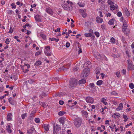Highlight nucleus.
I'll return each mask as SVG.
<instances>
[{
    "instance_id": "864d4df0",
    "label": "nucleus",
    "mask_w": 134,
    "mask_h": 134,
    "mask_svg": "<svg viewBox=\"0 0 134 134\" xmlns=\"http://www.w3.org/2000/svg\"><path fill=\"white\" fill-rule=\"evenodd\" d=\"M11 6H12V8H15L16 7V5H15L14 3H13L11 4Z\"/></svg>"
},
{
    "instance_id": "052dcab7",
    "label": "nucleus",
    "mask_w": 134,
    "mask_h": 134,
    "mask_svg": "<svg viewBox=\"0 0 134 134\" xmlns=\"http://www.w3.org/2000/svg\"><path fill=\"white\" fill-rule=\"evenodd\" d=\"M132 122H131L129 124H127L126 125V126H125V127L126 128H127L130 125H132Z\"/></svg>"
},
{
    "instance_id": "f8f14e48",
    "label": "nucleus",
    "mask_w": 134,
    "mask_h": 134,
    "mask_svg": "<svg viewBox=\"0 0 134 134\" xmlns=\"http://www.w3.org/2000/svg\"><path fill=\"white\" fill-rule=\"evenodd\" d=\"M65 118L61 117L59 119V121L60 122L62 123V125H64V124L65 121Z\"/></svg>"
},
{
    "instance_id": "2f4dec72",
    "label": "nucleus",
    "mask_w": 134,
    "mask_h": 134,
    "mask_svg": "<svg viewBox=\"0 0 134 134\" xmlns=\"http://www.w3.org/2000/svg\"><path fill=\"white\" fill-rule=\"evenodd\" d=\"M35 19L37 21H40V18L38 17V15H36L35 17Z\"/></svg>"
},
{
    "instance_id": "7c9ffc66",
    "label": "nucleus",
    "mask_w": 134,
    "mask_h": 134,
    "mask_svg": "<svg viewBox=\"0 0 134 134\" xmlns=\"http://www.w3.org/2000/svg\"><path fill=\"white\" fill-rule=\"evenodd\" d=\"M78 4L79 6L82 7H83L85 6L84 4L83 3H78Z\"/></svg>"
},
{
    "instance_id": "6e6552de",
    "label": "nucleus",
    "mask_w": 134,
    "mask_h": 134,
    "mask_svg": "<svg viewBox=\"0 0 134 134\" xmlns=\"http://www.w3.org/2000/svg\"><path fill=\"white\" fill-rule=\"evenodd\" d=\"M94 55L96 58L98 59H99L101 58V55L97 51L94 52L93 53Z\"/></svg>"
},
{
    "instance_id": "37998d69",
    "label": "nucleus",
    "mask_w": 134,
    "mask_h": 134,
    "mask_svg": "<svg viewBox=\"0 0 134 134\" xmlns=\"http://www.w3.org/2000/svg\"><path fill=\"white\" fill-rule=\"evenodd\" d=\"M36 111H33L31 112V113L30 114V116L31 117H32L33 116L34 114L35 113Z\"/></svg>"
},
{
    "instance_id": "e433bc0d",
    "label": "nucleus",
    "mask_w": 134,
    "mask_h": 134,
    "mask_svg": "<svg viewBox=\"0 0 134 134\" xmlns=\"http://www.w3.org/2000/svg\"><path fill=\"white\" fill-rule=\"evenodd\" d=\"M108 3L110 5H112L114 4V3L113 2H112L111 0H108Z\"/></svg>"
},
{
    "instance_id": "13d9d810",
    "label": "nucleus",
    "mask_w": 134,
    "mask_h": 134,
    "mask_svg": "<svg viewBox=\"0 0 134 134\" xmlns=\"http://www.w3.org/2000/svg\"><path fill=\"white\" fill-rule=\"evenodd\" d=\"M5 43L7 44H8L9 43V40L8 38H7L5 41Z\"/></svg>"
},
{
    "instance_id": "79ce46f5",
    "label": "nucleus",
    "mask_w": 134,
    "mask_h": 134,
    "mask_svg": "<svg viewBox=\"0 0 134 134\" xmlns=\"http://www.w3.org/2000/svg\"><path fill=\"white\" fill-rule=\"evenodd\" d=\"M129 86L131 89H133L134 87L133 84L132 83H131L129 84Z\"/></svg>"
},
{
    "instance_id": "c9c22d12",
    "label": "nucleus",
    "mask_w": 134,
    "mask_h": 134,
    "mask_svg": "<svg viewBox=\"0 0 134 134\" xmlns=\"http://www.w3.org/2000/svg\"><path fill=\"white\" fill-rule=\"evenodd\" d=\"M69 66L70 65L69 64H68L66 65H64L63 67L65 66V67L64 69H66L67 70V69L69 68Z\"/></svg>"
},
{
    "instance_id": "412c9836",
    "label": "nucleus",
    "mask_w": 134,
    "mask_h": 134,
    "mask_svg": "<svg viewBox=\"0 0 134 134\" xmlns=\"http://www.w3.org/2000/svg\"><path fill=\"white\" fill-rule=\"evenodd\" d=\"M86 82V80L84 79H82L80 80L79 81V84H83L85 83Z\"/></svg>"
},
{
    "instance_id": "4468645a",
    "label": "nucleus",
    "mask_w": 134,
    "mask_h": 134,
    "mask_svg": "<svg viewBox=\"0 0 134 134\" xmlns=\"http://www.w3.org/2000/svg\"><path fill=\"white\" fill-rule=\"evenodd\" d=\"M46 12L49 14H52L53 13L52 10L50 8H47L46 10Z\"/></svg>"
},
{
    "instance_id": "69168bd1",
    "label": "nucleus",
    "mask_w": 134,
    "mask_h": 134,
    "mask_svg": "<svg viewBox=\"0 0 134 134\" xmlns=\"http://www.w3.org/2000/svg\"><path fill=\"white\" fill-rule=\"evenodd\" d=\"M70 46V43L69 42H67L66 44V47H69Z\"/></svg>"
},
{
    "instance_id": "423d86ee",
    "label": "nucleus",
    "mask_w": 134,
    "mask_h": 134,
    "mask_svg": "<svg viewBox=\"0 0 134 134\" xmlns=\"http://www.w3.org/2000/svg\"><path fill=\"white\" fill-rule=\"evenodd\" d=\"M79 11L81 13L83 17L85 18L87 16L86 10L85 9H80Z\"/></svg>"
},
{
    "instance_id": "1a4fd4ad",
    "label": "nucleus",
    "mask_w": 134,
    "mask_h": 134,
    "mask_svg": "<svg viewBox=\"0 0 134 134\" xmlns=\"http://www.w3.org/2000/svg\"><path fill=\"white\" fill-rule=\"evenodd\" d=\"M35 130V129L33 127H31L30 129L27 130V134H32V133Z\"/></svg>"
},
{
    "instance_id": "a211bd4d",
    "label": "nucleus",
    "mask_w": 134,
    "mask_h": 134,
    "mask_svg": "<svg viewBox=\"0 0 134 134\" xmlns=\"http://www.w3.org/2000/svg\"><path fill=\"white\" fill-rule=\"evenodd\" d=\"M6 130L9 133H11L12 132V130L10 129V125H8L6 127Z\"/></svg>"
},
{
    "instance_id": "bb28decb",
    "label": "nucleus",
    "mask_w": 134,
    "mask_h": 134,
    "mask_svg": "<svg viewBox=\"0 0 134 134\" xmlns=\"http://www.w3.org/2000/svg\"><path fill=\"white\" fill-rule=\"evenodd\" d=\"M106 100V99L104 98H102L101 100V102L103 103L105 105H106L107 104V102L105 101V100Z\"/></svg>"
},
{
    "instance_id": "49530a36",
    "label": "nucleus",
    "mask_w": 134,
    "mask_h": 134,
    "mask_svg": "<svg viewBox=\"0 0 134 134\" xmlns=\"http://www.w3.org/2000/svg\"><path fill=\"white\" fill-rule=\"evenodd\" d=\"M122 13L120 12H119L117 13V15L119 17H121L122 16Z\"/></svg>"
},
{
    "instance_id": "774afa93",
    "label": "nucleus",
    "mask_w": 134,
    "mask_h": 134,
    "mask_svg": "<svg viewBox=\"0 0 134 134\" xmlns=\"http://www.w3.org/2000/svg\"><path fill=\"white\" fill-rule=\"evenodd\" d=\"M45 48L46 49V50L48 49L49 51H50V48L49 46H46Z\"/></svg>"
},
{
    "instance_id": "6ab92c4d",
    "label": "nucleus",
    "mask_w": 134,
    "mask_h": 134,
    "mask_svg": "<svg viewBox=\"0 0 134 134\" xmlns=\"http://www.w3.org/2000/svg\"><path fill=\"white\" fill-rule=\"evenodd\" d=\"M12 115V114L11 113H9L8 114L7 116V119L8 121H10L11 120L12 118L11 117Z\"/></svg>"
},
{
    "instance_id": "dca6fc26",
    "label": "nucleus",
    "mask_w": 134,
    "mask_h": 134,
    "mask_svg": "<svg viewBox=\"0 0 134 134\" xmlns=\"http://www.w3.org/2000/svg\"><path fill=\"white\" fill-rule=\"evenodd\" d=\"M65 67V66L64 67H61L60 68H58L57 70V72H59V71H61L62 70H65L66 71V69H64Z\"/></svg>"
},
{
    "instance_id": "f704fd0d",
    "label": "nucleus",
    "mask_w": 134,
    "mask_h": 134,
    "mask_svg": "<svg viewBox=\"0 0 134 134\" xmlns=\"http://www.w3.org/2000/svg\"><path fill=\"white\" fill-rule=\"evenodd\" d=\"M39 104L42 107H45L46 106V105L44 102H39Z\"/></svg>"
},
{
    "instance_id": "338daca9",
    "label": "nucleus",
    "mask_w": 134,
    "mask_h": 134,
    "mask_svg": "<svg viewBox=\"0 0 134 134\" xmlns=\"http://www.w3.org/2000/svg\"><path fill=\"white\" fill-rule=\"evenodd\" d=\"M126 53L128 57H130V55L129 53V52L128 51H126Z\"/></svg>"
},
{
    "instance_id": "4d7b16f0",
    "label": "nucleus",
    "mask_w": 134,
    "mask_h": 134,
    "mask_svg": "<svg viewBox=\"0 0 134 134\" xmlns=\"http://www.w3.org/2000/svg\"><path fill=\"white\" fill-rule=\"evenodd\" d=\"M115 115H116V118L117 117H120V114L118 113H115Z\"/></svg>"
},
{
    "instance_id": "4c0bfd02",
    "label": "nucleus",
    "mask_w": 134,
    "mask_h": 134,
    "mask_svg": "<svg viewBox=\"0 0 134 134\" xmlns=\"http://www.w3.org/2000/svg\"><path fill=\"white\" fill-rule=\"evenodd\" d=\"M127 24L125 20L124 21V22H123V25L122 27H127Z\"/></svg>"
},
{
    "instance_id": "c03bdc74",
    "label": "nucleus",
    "mask_w": 134,
    "mask_h": 134,
    "mask_svg": "<svg viewBox=\"0 0 134 134\" xmlns=\"http://www.w3.org/2000/svg\"><path fill=\"white\" fill-rule=\"evenodd\" d=\"M116 76L118 77H120L121 76L120 73V72H117L116 73Z\"/></svg>"
},
{
    "instance_id": "b1692460",
    "label": "nucleus",
    "mask_w": 134,
    "mask_h": 134,
    "mask_svg": "<svg viewBox=\"0 0 134 134\" xmlns=\"http://www.w3.org/2000/svg\"><path fill=\"white\" fill-rule=\"evenodd\" d=\"M114 19H111L108 22V24L110 25H112L114 24Z\"/></svg>"
},
{
    "instance_id": "2eb2a0df",
    "label": "nucleus",
    "mask_w": 134,
    "mask_h": 134,
    "mask_svg": "<svg viewBox=\"0 0 134 134\" xmlns=\"http://www.w3.org/2000/svg\"><path fill=\"white\" fill-rule=\"evenodd\" d=\"M123 108L122 104L121 103L119 104V105L116 108V109L117 110H120L122 109Z\"/></svg>"
},
{
    "instance_id": "0eeeda50",
    "label": "nucleus",
    "mask_w": 134,
    "mask_h": 134,
    "mask_svg": "<svg viewBox=\"0 0 134 134\" xmlns=\"http://www.w3.org/2000/svg\"><path fill=\"white\" fill-rule=\"evenodd\" d=\"M86 100L87 102L91 104L93 103L94 102L93 98L90 97H86Z\"/></svg>"
},
{
    "instance_id": "8fccbe9b",
    "label": "nucleus",
    "mask_w": 134,
    "mask_h": 134,
    "mask_svg": "<svg viewBox=\"0 0 134 134\" xmlns=\"http://www.w3.org/2000/svg\"><path fill=\"white\" fill-rule=\"evenodd\" d=\"M41 36L44 39H45L46 38V36L43 34H41Z\"/></svg>"
},
{
    "instance_id": "a878e982",
    "label": "nucleus",
    "mask_w": 134,
    "mask_h": 134,
    "mask_svg": "<svg viewBox=\"0 0 134 134\" xmlns=\"http://www.w3.org/2000/svg\"><path fill=\"white\" fill-rule=\"evenodd\" d=\"M103 82V81L102 80H99L96 83L97 85L98 86L102 84Z\"/></svg>"
},
{
    "instance_id": "a19ab883",
    "label": "nucleus",
    "mask_w": 134,
    "mask_h": 134,
    "mask_svg": "<svg viewBox=\"0 0 134 134\" xmlns=\"http://www.w3.org/2000/svg\"><path fill=\"white\" fill-rule=\"evenodd\" d=\"M91 33H85V36L86 37H90L91 36Z\"/></svg>"
},
{
    "instance_id": "5701e85b",
    "label": "nucleus",
    "mask_w": 134,
    "mask_h": 134,
    "mask_svg": "<svg viewBox=\"0 0 134 134\" xmlns=\"http://www.w3.org/2000/svg\"><path fill=\"white\" fill-rule=\"evenodd\" d=\"M66 113L65 111H59L58 113V114L59 116H62L64 114Z\"/></svg>"
},
{
    "instance_id": "5fc2aeb1",
    "label": "nucleus",
    "mask_w": 134,
    "mask_h": 134,
    "mask_svg": "<svg viewBox=\"0 0 134 134\" xmlns=\"http://www.w3.org/2000/svg\"><path fill=\"white\" fill-rule=\"evenodd\" d=\"M127 27H122V31L123 32L125 31L127 29Z\"/></svg>"
},
{
    "instance_id": "72a5a7b5",
    "label": "nucleus",
    "mask_w": 134,
    "mask_h": 134,
    "mask_svg": "<svg viewBox=\"0 0 134 134\" xmlns=\"http://www.w3.org/2000/svg\"><path fill=\"white\" fill-rule=\"evenodd\" d=\"M55 128L57 131H59L61 129L60 126L58 125H57Z\"/></svg>"
},
{
    "instance_id": "e2e57ef3",
    "label": "nucleus",
    "mask_w": 134,
    "mask_h": 134,
    "mask_svg": "<svg viewBox=\"0 0 134 134\" xmlns=\"http://www.w3.org/2000/svg\"><path fill=\"white\" fill-rule=\"evenodd\" d=\"M82 52V49L81 48H79V50L78 51V54H80Z\"/></svg>"
},
{
    "instance_id": "ea45409f",
    "label": "nucleus",
    "mask_w": 134,
    "mask_h": 134,
    "mask_svg": "<svg viewBox=\"0 0 134 134\" xmlns=\"http://www.w3.org/2000/svg\"><path fill=\"white\" fill-rule=\"evenodd\" d=\"M19 38V37L18 36H14V38L17 41L20 42H21L20 40L19 39H18V38Z\"/></svg>"
},
{
    "instance_id": "7ed1b4c3",
    "label": "nucleus",
    "mask_w": 134,
    "mask_h": 134,
    "mask_svg": "<svg viewBox=\"0 0 134 134\" xmlns=\"http://www.w3.org/2000/svg\"><path fill=\"white\" fill-rule=\"evenodd\" d=\"M77 84V81L74 78L71 79L70 81V87L73 89L75 87Z\"/></svg>"
},
{
    "instance_id": "0e129e2a",
    "label": "nucleus",
    "mask_w": 134,
    "mask_h": 134,
    "mask_svg": "<svg viewBox=\"0 0 134 134\" xmlns=\"http://www.w3.org/2000/svg\"><path fill=\"white\" fill-rule=\"evenodd\" d=\"M99 13L100 14L99 16L101 17H103V16L102 15V13L101 11H99Z\"/></svg>"
},
{
    "instance_id": "bf43d9fd",
    "label": "nucleus",
    "mask_w": 134,
    "mask_h": 134,
    "mask_svg": "<svg viewBox=\"0 0 134 134\" xmlns=\"http://www.w3.org/2000/svg\"><path fill=\"white\" fill-rule=\"evenodd\" d=\"M64 102L62 100H60L59 101V103L61 105H62L64 104Z\"/></svg>"
},
{
    "instance_id": "f257e3e1",
    "label": "nucleus",
    "mask_w": 134,
    "mask_h": 134,
    "mask_svg": "<svg viewBox=\"0 0 134 134\" xmlns=\"http://www.w3.org/2000/svg\"><path fill=\"white\" fill-rule=\"evenodd\" d=\"M72 3L68 1H64L62 3V6L65 10H70V7H71Z\"/></svg>"
},
{
    "instance_id": "4be33fe9",
    "label": "nucleus",
    "mask_w": 134,
    "mask_h": 134,
    "mask_svg": "<svg viewBox=\"0 0 134 134\" xmlns=\"http://www.w3.org/2000/svg\"><path fill=\"white\" fill-rule=\"evenodd\" d=\"M42 62L38 60L36 61V62L35 63L34 65L36 66H38L41 64Z\"/></svg>"
},
{
    "instance_id": "9b49d317",
    "label": "nucleus",
    "mask_w": 134,
    "mask_h": 134,
    "mask_svg": "<svg viewBox=\"0 0 134 134\" xmlns=\"http://www.w3.org/2000/svg\"><path fill=\"white\" fill-rule=\"evenodd\" d=\"M97 22L98 23H100L103 22V19L99 16H97L96 18Z\"/></svg>"
},
{
    "instance_id": "603ef678",
    "label": "nucleus",
    "mask_w": 134,
    "mask_h": 134,
    "mask_svg": "<svg viewBox=\"0 0 134 134\" xmlns=\"http://www.w3.org/2000/svg\"><path fill=\"white\" fill-rule=\"evenodd\" d=\"M28 81L29 83L30 84L34 82V80L32 79L29 80Z\"/></svg>"
},
{
    "instance_id": "de8ad7c7",
    "label": "nucleus",
    "mask_w": 134,
    "mask_h": 134,
    "mask_svg": "<svg viewBox=\"0 0 134 134\" xmlns=\"http://www.w3.org/2000/svg\"><path fill=\"white\" fill-rule=\"evenodd\" d=\"M41 54L40 51H38V52H36L35 54V55L36 56H38L39 55Z\"/></svg>"
},
{
    "instance_id": "680f3d73",
    "label": "nucleus",
    "mask_w": 134,
    "mask_h": 134,
    "mask_svg": "<svg viewBox=\"0 0 134 134\" xmlns=\"http://www.w3.org/2000/svg\"><path fill=\"white\" fill-rule=\"evenodd\" d=\"M82 113L84 114V115H87L88 113L87 111H85V110H83L82 111Z\"/></svg>"
},
{
    "instance_id": "09e8293b",
    "label": "nucleus",
    "mask_w": 134,
    "mask_h": 134,
    "mask_svg": "<svg viewBox=\"0 0 134 134\" xmlns=\"http://www.w3.org/2000/svg\"><path fill=\"white\" fill-rule=\"evenodd\" d=\"M94 34L96 37H98L99 36V33L97 32H94Z\"/></svg>"
},
{
    "instance_id": "473e14b6",
    "label": "nucleus",
    "mask_w": 134,
    "mask_h": 134,
    "mask_svg": "<svg viewBox=\"0 0 134 134\" xmlns=\"http://www.w3.org/2000/svg\"><path fill=\"white\" fill-rule=\"evenodd\" d=\"M111 10H114L115 9V6L114 4L110 5V6Z\"/></svg>"
},
{
    "instance_id": "f3484780",
    "label": "nucleus",
    "mask_w": 134,
    "mask_h": 134,
    "mask_svg": "<svg viewBox=\"0 0 134 134\" xmlns=\"http://www.w3.org/2000/svg\"><path fill=\"white\" fill-rule=\"evenodd\" d=\"M30 65L28 64H26L22 67V69L23 70H24L25 68H27V69H28L30 67Z\"/></svg>"
},
{
    "instance_id": "a18cd8bd",
    "label": "nucleus",
    "mask_w": 134,
    "mask_h": 134,
    "mask_svg": "<svg viewBox=\"0 0 134 134\" xmlns=\"http://www.w3.org/2000/svg\"><path fill=\"white\" fill-rule=\"evenodd\" d=\"M35 122L37 123H38L40 122V119L38 118H36L35 120Z\"/></svg>"
},
{
    "instance_id": "c85d7f7f",
    "label": "nucleus",
    "mask_w": 134,
    "mask_h": 134,
    "mask_svg": "<svg viewBox=\"0 0 134 134\" xmlns=\"http://www.w3.org/2000/svg\"><path fill=\"white\" fill-rule=\"evenodd\" d=\"M13 98L12 97L9 98L8 99L9 102L10 103L12 104H13Z\"/></svg>"
},
{
    "instance_id": "393cba45",
    "label": "nucleus",
    "mask_w": 134,
    "mask_h": 134,
    "mask_svg": "<svg viewBox=\"0 0 134 134\" xmlns=\"http://www.w3.org/2000/svg\"><path fill=\"white\" fill-rule=\"evenodd\" d=\"M123 118L124 119V121L125 122H126L127 121L128 118H127V116L125 114H123L122 115Z\"/></svg>"
},
{
    "instance_id": "6e6d98bb",
    "label": "nucleus",
    "mask_w": 134,
    "mask_h": 134,
    "mask_svg": "<svg viewBox=\"0 0 134 134\" xmlns=\"http://www.w3.org/2000/svg\"><path fill=\"white\" fill-rule=\"evenodd\" d=\"M113 127H115V132H117V131L119 130L117 128L116 125H115L114 124L113 125Z\"/></svg>"
},
{
    "instance_id": "cd10ccee",
    "label": "nucleus",
    "mask_w": 134,
    "mask_h": 134,
    "mask_svg": "<svg viewBox=\"0 0 134 134\" xmlns=\"http://www.w3.org/2000/svg\"><path fill=\"white\" fill-rule=\"evenodd\" d=\"M110 41L112 44L114 43L115 42V40L113 37H112L110 39Z\"/></svg>"
},
{
    "instance_id": "aec40b11",
    "label": "nucleus",
    "mask_w": 134,
    "mask_h": 134,
    "mask_svg": "<svg viewBox=\"0 0 134 134\" xmlns=\"http://www.w3.org/2000/svg\"><path fill=\"white\" fill-rule=\"evenodd\" d=\"M49 51L47 49L44 51L45 54L46 55L48 56H51V53L49 52Z\"/></svg>"
},
{
    "instance_id": "ddd939ff",
    "label": "nucleus",
    "mask_w": 134,
    "mask_h": 134,
    "mask_svg": "<svg viewBox=\"0 0 134 134\" xmlns=\"http://www.w3.org/2000/svg\"><path fill=\"white\" fill-rule=\"evenodd\" d=\"M124 12L127 16L128 17L130 16V13L126 8H124Z\"/></svg>"
},
{
    "instance_id": "39448f33",
    "label": "nucleus",
    "mask_w": 134,
    "mask_h": 134,
    "mask_svg": "<svg viewBox=\"0 0 134 134\" xmlns=\"http://www.w3.org/2000/svg\"><path fill=\"white\" fill-rule=\"evenodd\" d=\"M127 69L128 70H134V66L132 62L130 59L127 61Z\"/></svg>"
},
{
    "instance_id": "9d476101",
    "label": "nucleus",
    "mask_w": 134,
    "mask_h": 134,
    "mask_svg": "<svg viewBox=\"0 0 134 134\" xmlns=\"http://www.w3.org/2000/svg\"><path fill=\"white\" fill-rule=\"evenodd\" d=\"M43 127L44 128L45 131H48L49 130V125L48 124H44L43 125Z\"/></svg>"
},
{
    "instance_id": "c756f323",
    "label": "nucleus",
    "mask_w": 134,
    "mask_h": 134,
    "mask_svg": "<svg viewBox=\"0 0 134 134\" xmlns=\"http://www.w3.org/2000/svg\"><path fill=\"white\" fill-rule=\"evenodd\" d=\"M88 86L92 88L94 87V83H91Z\"/></svg>"
},
{
    "instance_id": "f03ea898",
    "label": "nucleus",
    "mask_w": 134,
    "mask_h": 134,
    "mask_svg": "<svg viewBox=\"0 0 134 134\" xmlns=\"http://www.w3.org/2000/svg\"><path fill=\"white\" fill-rule=\"evenodd\" d=\"M74 124L75 126L77 127H80L82 122V119L79 118H77L74 120Z\"/></svg>"
},
{
    "instance_id": "58836bf2",
    "label": "nucleus",
    "mask_w": 134,
    "mask_h": 134,
    "mask_svg": "<svg viewBox=\"0 0 134 134\" xmlns=\"http://www.w3.org/2000/svg\"><path fill=\"white\" fill-rule=\"evenodd\" d=\"M27 113H24L21 115V117L22 119H24L25 116H27Z\"/></svg>"
},
{
    "instance_id": "20e7f679",
    "label": "nucleus",
    "mask_w": 134,
    "mask_h": 134,
    "mask_svg": "<svg viewBox=\"0 0 134 134\" xmlns=\"http://www.w3.org/2000/svg\"><path fill=\"white\" fill-rule=\"evenodd\" d=\"M90 71V69L89 68L83 70L81 73V77L83 78L87 77L89 74Z\"/></svg>"
},
{
    "instance_id": "3c124183",
    "label": "nucleus",
    "mask_w": 134,
    "mask_h": 134,
    "mask_svg": "<svg viewBox=\"0 0 134 134\" xmlns=\"http://www.w3.org/2000/svg\"><path fill=\"white\" fill-rule=\"evenodd\" d=\"M13 31V29L11 27H10V30L9 31V32L10 33H12Z\"/></svg>"
}]
</instances>
